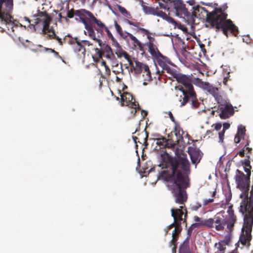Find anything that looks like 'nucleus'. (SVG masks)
<instances>
[{
	"label": "nucleus",
	"instance_id": "obj_1",
	"mask_svg": "<svg viewBox=\"0 0 253 253\" xmlns=\"http://www.w3.org/2000/svg\"><path fill=\"white\" fill-rule=\"evenodd\" d=\"M163 166L165 169L158 176V179H163L171 183L169 189L173 194L176 203L185 205L188 199L186 189L188 187L186 175L190 172V163L185 153H176L172 157L167 153L162 155Z\"/></svg>",
	"mask_w": 253,
	"mask_h": 253
},
{
	"label": "nucleus",
	"instance_id": "obj_2",
	"mask_svg": "<svg viewBox=\"0 0 253 253\" xmlns=\"http://www.w3.org/2000/svg\"><path fill=\"white\" fill-rule=\"evenodd\" d=\"M67 9L65 16H62L61 13H58V10L52 9L53 12L48 13V24L53 20L55 16V19L63 18L66 21L68 18L71 19L74 17L76 20H78L79 17L86 30V32L84 31L85 35L97 42L100 46H101L102 44L101 38L104 37V31L106 32L109 39L113 42L115 41L109 28L100 20L97 19L90 11L85 9L79 10H75L74 8L69 9L68 5Z\"/></svg>",
	"mask_w": 253,
	"mask_h": 253
},
{
	"label": "nucleus",
	"instance_id": "obj_3",
	"mask_svg": "<svg viewBox=\"0 0 253 253\" xmlns=\"http://www.w3.org/2000/svg\"><path fill=\"white\" fill-rule=\"evenodd\" d=\"M193 17L199 19H206V22L211 28L216 31L221 30L223 34L228 36L229 34L235 35L238 32L237 27L230 19H226L227 14L223 13L221 8H214L211 12H209L205 7L199 5L193 7Z\"/></svg>",
	"mask_w": 253,
	"mask_h": 253
},
{
	"label": "nucleus",
	"instance_id": "obj_4",
	"mask_svg": "<svg viewBox=\"0 0 253 253\" xmlns=\"http://www.w3.org/2000/svg\"><path fill=\"white\" fill-rule=\"evenodd\" d=\"M13 0H0V28L2 31L11 29L16 25V20L9 14L13 8Z\"/></svg>",
	"mask_w": 253,
	"mask_h": 253
},
{
	"label": "nucleus",
	"instance_id": "obj_5",
	"mask_svg": "<svg viewBox=\"0 0 253 253\" xmlns=\"http://www.w3.org/2000/svg\"><path fill=\"white\" fill-rule=\"evenodd\" d=\"M176 81L184 88V91L188 93L191 97V105L194 108H197L200 105L195 91L192 85V79L190 76L180 74L176 79Z\"/></svg>",
	"mask_w": 253,
	"mask_h": 253
},
{
	"label": "nucleus",
	"instance_id": "obj_6",
	"mask_svg": "<svg viewBox=\"0 0 253 253\" xmlns=\"http://www.w3.org/2000/svg\"><path fill=\"white\" fill-rule=\"evenodd\" d=\"M34 23L35 24L36 28L41 30L42 34L47 33V13L46 11L39 12L38 15L35 16Z\"/></svg>",
	"mask_w": 253,
	"mask_h": 253
},
{
	"label": "nucleus",
	"instance_id": "obj_7",
	"mask_svg": "<svg viewBox=\"0 0 253 253\" xmlns=\"http://www.w3.org/2000/svg\"><path fill=\"white\" fill-rule=\"evenodd\" d=\"M217 112L219 116L222 119H226L234 113V110L232 105L227 102L225 99H223V102L218 103Z\"/></svg>",
	"mask_w": 253,
	"mask_h": 253
},
{
	"label": "nucleus",
	"instance_id": "obj_8",
	"mask_svg": "<svg viewBox=\"0 0 253 253\" xmlns=\"http://www.w3.org/2000/svg\"><path fill=\"white\" fill-rule=\"evenodd\" d=\"M170 211L174 220L178 221L179 223L182 221L187 225V211L185 205L180 206L177 209L172 208Z\"/></svg>",
	"mask_w": 253,
	"mask_h": 253
},
{
	"label": "nucleus",
	"instance_id": "obj_9",
	"mask_svg": "<svg viewBox=\"0 0 253 253\" xmlns=\"http://www.w3.org/2000/svg\"><path fill=\"white\" fill-rule=\"evenodd\" d=\"M121 105L124 106H128L132 108L131 113L135 114L137 111V106H139L138 103L135 102V99L130 93H123L121 95Z\"/></svg>",
	"mask_w": 253,
	"mask_h": 253
},
{
	"label": "nucleus",
	"instance_id": "obj_10",
	"mask_svg": "<svg viewBox=\"0 0 253 253\" xmlns=\"http://www.w3.org/2000/svg\"><path fill=\"white\" fill-rule=\"evenodd\" d=\"M249 143L250 141L249 140H247L244 147L237 153V154L241 157H243L245 156V154L246 155L247 158L242 162V165L244 167H252L250 165L251 162L250 159V155L252 153L253 149L249 146Z\"/></svg>",
	"mask_w": 253,
	"mask_h": 253
},
{
	"label": "nucleus",
	"instance_id": "obj_11",
	"mask_svg": "<svg viewBox=\"0 0 253 253\" xmlns=\"http://www.w3.org/2000/svg\"><path fill=\"white\" fill-rule=\"evenodd\" d=\"M174 133L175 136L174 137H172L170 138V141L172 144H170V146H173V147L178 144H182V143H184L183 140V135L184 134V132H183L182 129L179 126H175Z\"/></svg>",
	"mask_w": 253,
	"mask_h": 253
},
{
	"label": "nucleus",
	"instance_id": "obj_12",
	"mask_svg": "<svg viewBox=\"0 0 253 253\" xmlns=\"http://www.w3.org/2000/svg\"><path fill=\"white\" fill-rule=\"evenodd\" d=\"M170 3H172L175 9L176 15H184L188 16L189 13L181 0H169Z\"/></svg>",
	"mask_w": 253,
	"mask_h": 253
},
{
	"label": "nucleus",
	"instance_id": "obj_13",
	"mask_svg": "<svg viewBox=\"0 0 253 253\" xmlns=\"http://www.w3.org/2000/svg\"><path fill=\"white\" fill-rule=\"evenodd\" d=\"M101 49L96 48L95 49V54L99 58H102L104 53L106 54V57L108 59H112L114 57L112 48L110 46L105 44H101Z\"/></svg>",
	"mask_w": 253,
	"mask_h": 253
},
{
	"label": "nucleus",
	"instance_id": "obj_14",
	"mask_svg": "<svg viewBox=\"0 0 253 253\" xmlns=\"http://www.w3.org/2000/svg\"><path fill=\"white\" fill-rule=\"evenodd\" d=\"M170 226L175 227L172 233L171 244L173 245V248L176 247L177 241L178 239L179 235L182 230L181 223L178 222V221L174 220V222L170 224Z\"/></svg>",
	"mask_w": 253,
	"mask_h": 253
},
{
	"label": "nucleus",
	"instance_id": "obj_15",
	"mask_svg": "<svg viewBox=\"0 0 253 253\" xmlns=\"http://www.w3.org/2000/svg\"><path fill=\"white\" fill-rule=\"evenodd\" d=\"M156 144L158 146H159V149H165V151H163V153L161 154V162H162V168L165 169V167L163 166V162H162V155H163L165 153H167L168 155H169L165 150V148L166 147L167 148H172L173 146H170V144H172L171 142V141H170V139H167L165 137H162L160 138H158L157 139Z\"/></svg>",
	"mask_w": 253,
	"mask_h": 253
},
{
	"label": "nucleus",
	"instance_id": "obj_16",
	"mask_svg": "<svg viewBox=\"0 0 253 253\" xmlns=\"http://www.w3.org/2000/svg\"><path fill=\"white\" fill-rule=\"evenodd\" d=\"M207 91L211 94L217 103L223 102V97L219 93V90L217 87H215L211 85L209 83L205 88Z\"/></svg>",
	"mask_w": 253,
	"mask_h": 253
},
{
	"label": "nucleus",
	"instance_id": "obj_17",
	"mask_svg": "<svg viewBox=\"0 0 253 253\" xmlns=\"http://www.w3.org/2000/svg\"><path fill=\"white\" fill-rule=\"evenodd\" d=\"M177 87L182 93V94L180 95L178 98V101L180 103L179 105L180 107H182L185 105L189 101L191 102V96H190L188 92L184 91L183 87L178 85Z\"/></svg>",
	"mask_w": 253,
	"mask_h": 253
},
{
	"label": "nucleus",
	"instance_id": "obj_18",
	"mask_svg": "<svg viewBox=\"0 0 253 253\" xmlns=\"http://www.w3.org/2000/svg\"><path fill=\"white\" fill-rule=\"evenodd\" d=\"M154 58L163 70L166 68L171 63L170 60L167 56L163 55L161 53L154 57ZM162 72H163V70H162Z\"/></svg>",
	"mask_w": 253,
	"mask_h": 253
},
{
	"label": "nucleus",
	"instance_id": "obj_19",
	"mask_svg": "<svg viewBox=\"0 0 253 253\" xmlns=\"http://www.w3.org/2000/svg\"><path fill=\"white\" fill-rule=\"evenodd\" d=\"M125 33L127 35V36L129 37V39L132 41L131 43L134 48H137L142 52H145V49L143 45L135 37H134L132 34L127 32L125 31Z\"/></svg>",
	"mask_w": 253,
	"mask_h": 253
},
{
	"label": "nucleus",
	"instance_id": "obj_20",
	"mask_svg": "<svg viewBox=\"0 0 253 253\" xmlns=\"http://www.w3.org/2000/svg\"><path fill=\"white\" fill-rule=\"evenodd\" d=\"M246 131V129L245 126L243 125L238 126L237 132L234 138V142L236 143H239L242 139H244Z\"/></svg>",
	"mask_w": 253,
	"mask_h": 253
},
{
	"label": "nucleus",
	"instance_id": "obj_21",
	"mask_svg": "<svg viewBox=\"0 0 253 253\" xmlns=\"http://www.w3.org/2000/svg\"><path fill=\"white\" fill-rule=\"evenodd\" d=\"M76 44L74 46V51L80 56H84L86 50L83 44L78 40L77 38H75Z\"/></svg>",
	"mask_w": 253,
	"mask_h": 253
},
{
	"label": "nucleus",
	"instance_id": "obj_22",
	"mask_svg": "<svg viewBox=\"0 0 253 253\" xmlns=\"http://www.w3.org/2000/svg\"><path fill=\"white\" fill-rule=\"evenodd\" d=\"M126 23L130 25L136 27L138 29L139 31H140L145 35H148V34H150V32L147 30L141 27L143 26V25L140 22L135 21L134 20H129L127 19L126 20Z\"/></svg>",
	"mask_w": 253,
	"mask_h": 253
},
{
	"label": "nucleus",
	"instance_id": "obj_23",
	"mask_svg": "<svg viewBox=\"0 0 253 253\" xmlns=\"http://www.w3.org/2000/svg\"><path fill=\"white\" fill-rule=\"evenodd\" d=\"M189 154L190 155V158L192 164L197 165L199 163L201 159V157L199 150L193 149L189 151Z\"/></svg>",
	"mask_w": 253,
	"mask_h": 253
},
{
	"label": "nucleus",
	"instance_id": "obj_24",
	"mask_svg": "<svg viewBox=\"0 0 253 253\" xmlns=\"http://www.w3.org/2000/svg\"><path fill=\"white\" fill-rule=\"evenodd\" d=\"M145 45L148 46V51L153 57L161 53L158 48L157 45L155 44V42H147L145 43Z\"/></svg>",
	"mask_w": 253,
	"mask_h": 253
},
{
	"label": "nucleus",
	"instance_id": "obj_25",
	"mask_svg": "<svg viewBox=\"0 0 253 253\" xmlns=\"http://www.w3.org/2000/svg\"><path fill=\"white\" fill-rule=\"evenodd\" d=\"M214 223L216 224L215 229L218 231L223 230L226 224V220L219 216H215L214 218Z\"/></svg>",
	"mask_w": 253,
	"mask_h": 253
},
{
	"label": "nucleus",
	"instance_id": "obj_26",
	"mask_svg": "<svg viewBox=\"0 0 253 253\" xmlns=\"http://www.w3.org/2000/svg\"><path fill=\"white\" fill-rule=\"evenodd\" d=\"M148 65L143 64L138 61H135V66L133 67L134 70L136 73H143L146 71V69H148Z\"/></svg>",
	"mask_w": 253,
	"mask_h": 253
},
{
	"label": "nucleus",
	"instance_id": "obj_27",
	"mask_svg": "<svg viewBox=\"0 0 253 253\" xmlns=\"http://www.w3.org/2000/svg\"><path fill=\"white\" fill-rule=\"evenodd\" d=\"M228 242L224 240L220 241L218 243H215L214 246L217 247V251L215 253H225L226 246Z\"/></svg>",
	"mask_w": 253,
	"mask_h": 253
},
{
	"label": "nucleus",
	"instance_id": "obj_28",
	"mask_svg": "<svg viewBox=\"0 0 253 253\" xmlns=\"http://www.w3.org/2000/svg\"><path fill=\"white\" fill-rule=\"evenodd\" d=\"M142 4L141 6L142 7V9L144 11V12L147 14H152L155 15V13L156 11V9L152 7H149L148 6H146L144 4V2L143 0H141Z\"/></svg>",
	"mask_w": 253,
	"mask_h": 253
},
{
	"label": "nucleus",
	"instance_id": "obj_29",
	"mask_svg": "<svg viewBox=\"0 0 253 253\" xmlns=\"http://www.w3.org/2000/svg\"><path fill=\"white\" fill-rule=\"evenodd\" d=\"M164 71H166L168 73L171 75L172 77L175 79H176L177 77H178V75L180 74L175 69L171 68L169 65L163 70V72Z\"/></svg>",
	"mask_w": 253,
	"mask_h": 253
},
{
	"label": "nucleus",
	"instance_id": "obj_30",
	"mask_svg": "<svg viewBox=\"0 0 253 253\" xmlns=\"http://www.w3.org/2000/svg\"><path fill=\"white\" fill-rule=\"evenodd\" d=\"M48 38L53 39L56 40L60 45H63V42L61 39L59 38L55 33L53 30L49 29L48 28Z\"/></svg>",
	"mask_w": 253,
	"mask_h": 253
},
{
	"label": "nucleus",
	"instance_id": "obj_31",
	"mask_svg": "<svg viewBox=\"0 0 253 253\" xmlns=\"http://www.w3.org/2000/svg\"><path fill=\"white\" fill-rule=\"evenodd\" d=\"M114 26L117 33L123 38H125L126 36L124 35V33L121 26L118 23L117 20H114Z\"/></svg>",
	"mask_w": 253,
	"mask_h": 253
},
{
	"label": "nucleus",
	"instance_id": "obj_32",
	"mask_svg": "<svg viewBox=\"0 0 253 253\" xmlns=\"http://www.w3.org/2000/svg\"><path fill=\"white\" fill-rule=\"evenodd\" d=\"M237 219H228L226 220L227 228L229 230L230 232H231L233 230V227L234 226V223H235Z\"/></svg>",
	"mask_w": 253,
	"mask_h": 253
},
{
	"label": "nucleus",
	"instance_id": "obj_33",
	"mask_svg": "<svg viewBox=\"0 0 253 253\" xmlns=\"http://www.w3.org/2000/svg\"><path fill=\"white\" fill-rule=\"evenodd\" d=\"M200 226L197 223H193L188 229L187 234L188 237L190 238L191 236L192 232L193 230L200 228Z\"/></svg>",
	"mask_w": 253,
	"mask_h": 253
},
{
	"label": "nucleus",
	"instance_id": "obj_34",
	"mask_svg": "<svg viewBox=\"0 0 253 253\" xmlns=\"http://www.w3.org/2000/svg\"><path fill=\"white\" fill-rule=\"evenodd\" d=\"M143 76L144 77L145 81H150L152 80L150 71L149 68L148 66V69H146V71H144L143 73Z\"/></svg>",
	"mask_w": 253,
	"mask_h": 253
},
{
	"label": "nucleus",
	"instance_id": "obj_35",
	"mask_svg": "<svg viewBox=\"0 0 253 253\" xmlns=\"http://www.w3.org/2000/svg\"><path fill=\"white\" fill-rule=\"evenodd\" d=\"M194 83L200 87L204 88V89H205L206 86L208 85L209 84V83L203 82L201 79L199 78H196Z\"/></svg>",
	"mask_w": 253,
	"mask_h": 253
},
{
	"label": "nucleus",
	"instance_id": "obj_36",
	"mask_svg": "<svg viewBox=\"0 0 253 253\" xmlns=\"http://www.w3.org/2000/svg\"><path fill=\"white\" fill-rule=\"evenodd\" d=\"M213 223H214V219L213 218H210L208 219H205L204 227L211 228L213 227Z\"/></svg>",
	"mask_w": 253,
	"mask_h": 253
},
{
	"label": "nucleus",
	"instance_id": "obj_37",
	"mask_svg": "<svg viewBox=\"0 0 253 253\" xmlns=\"http://www.w3.org/2000/svg\"><path fill=\"white\" fill-rule=\"evenodd\" d=\"M62 42H64V43L67 42L70 44H73L76 42V40L75 38L73 39L70 37V35H68L64 38Z\"/></svg>",
	"mask_w": 253,
	"mask_h": 253
},
{
	"label": "nucleus",
	"instance_id": "obj_38",
	"mask_svg": "<svg viewBox=\"0 0 253 253\" xmlns=\"http://www.w3.org/2000/svg\"><path fill=\"white\" fill-rule=\"evenodd\" d=\"M215 195H216V191L215 190L212 192V198H210L208 199H205L203 201V206H206L208 205L209 204L212 203L214 201V197H215Z\"/></svg>",
	"mask_w": 253,
	"mask_h": 253
},
{
	"label": "nucleus",
	"instance_id": "obj_39",
	"mask_svg": "<svg viewBox=\"0 0 253 253\" xmlns=\"http://www.w3.org/2000/svg\"><path fill=\"white\" fill-rule=\"evenodd\" d=\"M227 212H228V215H229V217H228L229 219H232V218L237 219L236 215L234 213V211L232 209V205L230 206L229 207L228 211H227Z\"/></svg>",
	"mask_w": 253,
	"mask_h": 253
},
{
	"label": "nucleus",
	"instance_id": "obj_40",
	"mask_svg": "<svg viewBox=\"0 0 253 253\" xmlns=\"http://www.w3.org/2000/svg\"><path fill=\"white\" fill-rule=\"evenodd\" d=\"M194 219L196 223H197L201 227H204V220L205 219H203L197 216H195Z\"/></svg>",
	"mask_w": 253,
	"mask_h": 253
},
{
	"label": "nucleus",
	"instance_id": "obj_41",
	"mask_svg": "<svg viewBox=\"0 0 253 253\" xmlns=\"http://www.w3.org/2000/svg\"><path fill=\"white\" fill-rule=\"evenodd\" d=\"M101 64L102 66H104V67H105L106 75L108 76H110L111 74V71L108 66L106 64V62L102 60Z\"/></svg>",
	"mask_w": 253,
	"mask_h": 253
},
{
	"label": "nucleus",
	"instance_id": "obj_42",
	"mask_svg": "<svg viewBox=\"0 0 253 253\" xmlns=\"http://www.w3.org/2000/svg\"><path fill=\"white\" fill-rule=\"evenodd\" d=\"M162 17L163 19H166L167 17V14L162 11H157L156 10L155 15Z\"/></svg>",
	"mask_w": 253,
	"mask_h": 253
},
{
	"label": "nucleus",
	"instance_id": "obj_43",
	"mask_svg": "<svg viewBox=\"0 0 253 253\" xmlns=\"http://www.w3.org/2000/svg\"><path fill=\"white\" fill-rule=\"evenodd\" d=\"M202 207V205L199 202H196L195 204L191 205V209L192 211H197Z\"/></svg>",
	"mask_w": 253,
	"mask_h": 253
},
{
	"label": "nucleus",
	"instance_id": "obj_44",
	"mask_svg": "<svg viewBox=\"0 0 253 253\" xmlns=\"http://www.w3.org/2000/svg\"><path fill=\"white\" fill-rule=\"evenodd\" d=\"M122 55L124 57V58L127 60L129 62V65L130 66H132V64H133V63H132V61L131 60H130L129 59V55L128 54V53L126 52V51H124L123 53H122Z\"/></svg>",
	"mask_w": 253,
	"mask_h": 253
},
{
	"label": "nucleus",
	"instance_id": "obj_45",
	"mask_svg": "<svg viewBox=\"0 0 253 253\" xmlns=\"http://www.w3.org/2000/svg\"><path fill=\"white\" fill-rule=\"evenodd\" d=\"M225 131L224 130H222L218 132L219 136V142H223L224 140Z\"/></svg>",
	"mask_w": 253,
	"mask_h": 253
},
{
	"label": "nucleus",
	"instance_id": "obj_46",
	"mask_svg": "<svg viewBox=\"0 0 253 253\" xmlns=\"http://www.w3.org/2000/svg\"><path fill=\"white\" fill-rule=\"evenodd\" d=\"M117 7H118V10L121 13V14L122 15H124V14H125L126 12H127L128 11L126 10V9L125 7H124L121 5H118L117 6Z\"/></svg>",
	"mask_w": 253,
	"mask_h": 253
},
{
	"label": "nucleus",
	"instance_id": "obj_47",
	"mask_svg": "<svg viewBox=\"0 0 253 253\" xmlns=\"http://www.w3.org/2000/svg\"><path fill=\"white\" fill-rule=\"evenodd\" d=\"M125 17V21L126 22V20L128 19L129 20H130V19H132V16L130 14V13L127 11V12H126L125 14H124V15H123Z\"/></svg>",
	"mask_w": 253,
	"mask_h": 253
},
{
	"label": "nucleus",
	"instance_id": "obj_48",
	"mask_svg": "<svg viewBox=\"0 0 253 253\" xmlns=\"http://www.w3.org/2000/svg\"><path fill=\"white\" fill-rule=\"evenodd\" d=\"M48 51H50L51 52H52L54 56H55L59 59H61V57L59 55L58 52L55 51L54 50H53L51 48H48Z\"/></svg>",
	"mask_w": 253,
	"mask_h": 253
},
{
	"label": "nucleus",
	"instance_id": "obj_49",
	"mask_svg": "<svg viewBox=\"0 0 253 253\" xmlns=\"http://www.w3.org/2000/svg\"><path fill=\"white\" fill-rule=\"evenodd\" d=\"M147 39H148L149 41L148 42H151V43H155L156 42L155 39L150 36V34H148L147 35Z\"/></svg>",
	"mask_w": 253,
	"mask_h": 253
},
{
	"label": "nucleus",
	"instance_id": "obj_50",
	"mask_svg": "<svg viewBox=\"0 0 253 253\" xmlns=\"http://www.w3.org/2000/svg\"><path fill=\"white\" fill-rule=\"evenodd\" d=\"M166 20L168 21L169 23H172L174 25L176 24V22L175 20L171 17L168 16L166 18Z\"/></svg>",
	"mask_w": 253,
	"mask_h": 253
},
{
	"label": "nucleus",
	"instance_id": "obj_51",
	"mask_svg": "<svg viewBox=\"0 0 253 253\" xmlns=\"http://www.w3.org/2000/svg\"><path fill=\"white\" fill-rule=\"evenodd\" d=\"M80 42H81L82 44H83L84 45H84L90 46L92 44L90 43V42L87 40H82Z\"/></svg>",
	"mask_w": 253,
	"mask_h": 253
},
{
	"label": "nucleus",
	"instance_id": "obj_52",
	"mask_svg": "<svg viewBox=\"0 0 253 253\" xmlns=\"http://www.w3.org/2000/svg\"><path fill=\"white\" fill-rule=\"evenodd\" d=\"M230 127V124L227 123H225L223 125V129L222 130H224L225 131V130L227 129H228Z\"/></svg>",
	"mask_w": 253,
	"mask_h": 253
},
{
	"label": "nucleus",
	"instance_id": "obj_53",
	"mask_svg": "<svg viewBox=\"0 0 253 253\" xmlns=\"http://www.w3.org/2000/svg\"><path fill=\"white\" fill-rule=\"evenodd\" d=\"M222 126L220 123H217L215 125L214 128L216 131H219L221 128Z\"/></svg>",
	"mask_w": 253,
	"mask_h": 253
},
{
	"label": "nucleus",
	"instance_id": "obj_54",
	"mask_svg": "<svg viewBox=\"0 0 253 253\" xmlns=\"http://www.w3.org/2000/svg\"><path fill=\"white\" fill-rule=\"evenodd\" d=\"M228 79H229L228 77L224 78L223 80V83L224 84L227 85V83L228 81Z\"/></svg>",
	"mask_w": 253,
	"mask_h": 253
},
{
	"label": "nucleus",
	"instance_id": "obj_55",
	"mask_svg": "<svg viewBox=\"0 0 253 253\" xmlns=\"http://www.w3.org/2000/svg\"><path fill=\"white\" fill-rule=\"evenodd\" d=\"M219 8H221L222 10V11L224 13V11L227 8V6L226 5L222 6V7H219ZM225 13H226L225 12Z\"/></svg>",
	"mask_w": 253,
	"mask_h": 253
},
{
	"label": "nucleus",
	"instance_id": "obj_56",
	"mask_svg": "<svg viewBox=\"0 0 253 253\" xmlns=\"http://www.w3.org/2000/svg\"><path fill=\"white\" fill-rule=\"evenodd\" d=\"M187 2L190 5H193L195 4V0H190L189 1H187Z\"/></svg>",
	"mask_w": 253,
	"mask_h": 253
},
{
	"label": "nucleus",
	"instance_id": "obj_57",
	"mask_svg": "<svg viewBox=\"0 0 253 253\" xmlns=\"http://www.w3.org/2000/svg\"><path fill=\"white\" fill-rule=\"evenodd\" d=\"M38 46H39L40 47H42V49L41 50V51H46L47 50V48L45 47H42V46L41 45H38Z\"/></svg>",
	"mask_w": 253,
	"mask_h": 253
},
{
	"label": "nucleus",
	"instance_id": "obj_58",
	"mask_svg": "<svg viewBox=\"0 0 253 253\" xmlns=\"http://www.w3.org/2000/svg\"><path fill=\"white\" fill-rule=\"evenodd\" d=\"M169 117H170L171 120L172 122H174V117L173 116L172 113L170 112L169 113Z\"/></svg>",
	"mask_w": 253,
	"mask_h": 253
},
{
	"label": "nucleus",
	"instance_id": "obj_59",
	"mask_svg": "<svg viewBox=\"0 0 253 253\" xmlns=\"http://www.w3.org/2000/svg\"><path fill=\"white\" fill-rule=\"evenodd\" d=\"M159 6L161 8H164V9L167 8L166 6H164V5L162 3L159 2Z\"/></svg>",
	"mask_w": 253,
	"mask_h": 253
},
{
	"label": "nucleus",
	"instance_id": "obj_60",
	"mask_svg": "<svg viewBox=\"0 0 253 253\" xmlns=\"http://www.w3.org/2000/svg\"><path fill=\"white\" fill-rule=\"evenodd\" d=\"M230 253H239L237 250V247H236L235 249L233 250Z\"/></svg>",
	"mask_w": 253,
	"mask_h": 253
},
{
	"label": "nucleus",
	"instance_id": "obj_61",
	"mask_svg": "<svg viewBox=\"0 0 253 253\" xmlns=\"http://www.w3.org/2000/svg\"><path fill=\"white\" fill-rule=\"evenodd\" d=\"M74 1H80L82 4H84L85 2V0H73Z\"/></svg>",
	"mask_w": 253,
	"mask_h": 253
},
{
	"label": "nucleus",
	"instance_id": "obj_62",
	"mask_svg": "<svg viewBox=\"0 0 253 253\" xmlns=\"http://www.w3.org/2000/svg\"><path fill=\"white\" fill-rule=\"evenodd\" d=\"M214 131V130H208V131H207V133L208 134H209L210 133H211V132H212V131Z\"/></svg>",
	"mask_w": 253,
	"mask_h": 253
},
{
	"label": "nucleus",
	"instance_id": "obj_63",
	"mask_svg": "<svg viewBox=\"0 0 253 253\" xmlns=\"http://www.w3.org/2000/svg\"><path fill=\"white\" fill-rule=\"evenodd\" d=\"M172 226H170V225H169L168 227V230L167 231V233L168 232V230L171 229L172 228Z\"/></svg>",
	"mask_w": 253,
	"mask_h": 253
},
{
	"label": "nucleus",
	"instance_id": "obj_64",
	"mask_svg": "<svg viewBox=\"0 0 253 253\" xmlns=\"http://www.w3.org/2000/svg\"><path fill=\"white\" fill-rule=\"evenodd\" d=\"M142 113H144V116H146L147 115V112L145 111H143Z\"/></svg>",
	"mask_w": 253,
	"mask_h": 253
}]
</instances>
